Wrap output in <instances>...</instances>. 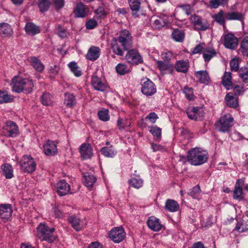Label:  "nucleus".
<instances>
[{
    "mask_svg": "<svg viewBox=\"0 0 248 248\" xmlns=\"http://www.w3.org/2000/svg\"><path fill=\"white\" fill-rule=\"evenodd\" d=\"M13 90L16 93L25 91L27 93H31L34 88V84L31 79L15 76L12 80Z\"/></svg>",
    "mask_w": 248,
    "mask_h": 248,
    "instance_id": "f257e3e1",
    "label": "nucleus"
},
{
    "mask_svg": "<svg viewBox=\"0 0 248 248\" xmlns=\"http://www.w3.org/2000/svg\"><path fill=\"white\" fill-rule=\"evenodd\" d=\"M37 230V236L41 241L51 243L56 239V236L54 234L55 231L54 228H49L45 224L41 223Z\"/></svg>",
    "mask_w": 248,
    "mask_h": 248,
    "instance_id": "f03ea898",
    "label": "nucleus"
},
{
    "mask_svg": "<svg viewBox=\"0 0 248 248\" xmlns=\"http://www.w3.org/2000/svg\"><path fill=\"white\" fill-rule=\"evenodd\" d=\"M208 158L207 155L205 152L196 148L190 150L187 155V160L193 165H200L205 163Z\"/></svg>",
    "mask_w": 248,
    "mask_h": 248,
    "instance_id": "7ed1b4c3",
    "label": "nucleus"
},
{
    "mask_svg": "<svg viewBox=\"0 0 248 248\" xmlns=\"http://www.w3.org/2000/svg\"><path fill=\"white\" fill-rule=\"evenodd\" d=\"M233 118L230 114L221 117L215 124L216 128L221 132H227L233 125Z\"/></svg>",
    "mask_w": 248,
    "mask_h": 248,
    "instance_id": "20e7f679",
    "label": "nucleus"
},
{
    "mask_svg": "<svg viewBox=\"0 0 248 248\" xmlns=\"http://www.w3.org/2000/svg\"><path fill=\"white\" fill-rule=\"evenodd\" d=\"M140 84L141 93L146 96H150L156 93V87L155 84L149 78H143Z\"/></svg>",
    "mask_w": 248,
    "mask_h": 248,
    "instance_id": "39448f33",
    "label": "nucleus"
},
{
    "mask_svg": "<svg viewBox=\"0 0 248 248\" xmlns=\"http://www.w3.org/2000/svg\"><path fill=\"white\" fill-rule=\"evenodd\" d=\"M221 41L225 47L230 49H235L238 44V38L231 32L224 34Z\"/></svg>",
    "mask_w": 248,
    "mask_h": 248,
    "instance_id": "423d86ee",
    "label": "nucleus"
},
{
    "mask_svg": "<svg viewBox=\"0 0 248 248\" xmlns=\"http://www.w3.org/2000/svg\"><path fill=\"white\" fill-rule=\"evenodd\" d=\"M22 170L28 173H32L36 168V164L33 158L29 155H24L20 162Z\"/></svg>",
    "mask_w": 248,
    "mask_h": 248,
    "instance_id": "0eeeda50",
    "label": "nucleus"
},
{
    "mask_svg": "<svg viewBox=\"0 0 248 248\" xmlns=\"http://www.w3.org/2000/svg\"><path fill=\"white\" fill-rule=\"evenodd\" d=\"M126 236L125 232L122 227H114L109 233V238L114 242L119 243L123 241Z\"/></svg>",
    "mask_w": 248,
    "mask_h": 248,
    "instance_id": "6e6552de",
    "label": "nucleus"
},
{
    "mask_svg": "<svg viewBox=\"0 0 248 248\" xmlns=\"http://www.w3.org/2000/svg\"><path fill=\"white\" fill-rule=\"evenodd\" d=\"M117 42L121 44L125 50L131 48L132 45V39L129 31L127 30L122 31L120 33Z\"/></svg>",
    "mask_w": 248,
    "mask_h": 248,
    "instance_id": "1a4fd4ad",
    "label": "nucleus"
},
{
    "mask_svg": "<svg viewBox=\"0 0 248 248\" xmlns=\"http://www.w3.org/2000/svg\"><path fill=\"white\" fill-rule=\"evenodd\" d=\"M190 18L196 30L205 31L209 29V23L206 20L202 19L200 16L193 15L190 16Z\"/></svg>",
    "mask_w": 248,
    "mask_h": 248,
    "instance_id": "9d476101",
    "label": "nucleus"
},
{
    "mask_svg": "<svg viewBox=\"0 0 248 248\" xmlns=\"http://www.w3.org/2000/svg\"><path fill=\"white\" fill-rule=\"evenodd\" d=\"M127 62L132 64H138L142 62V60L138 52L135 50H129L125 56Z\"/></svg>",
    "mask_w": 248,
    "mask_h": 248,
    "instance_id": "9b49d317",
    "label": "nucleus"
},
{
    "mask_svg": "<svg viewBox=\"0 0 248 248\" xmlns=\"http://www.w3.org/2000/svg\"><path fill=\"white\" fill-rule=\"evenodd\" d=\"M57 142L50 140L46 141L44 144V151L45 154L49 156L54 155L57 154Z\"/></svg>",
    "mask_w": 248,
    "mask_h": 248,
    "instance_id": "f8f14e48",
    "label": "nucleus"
},
{
    "mask_svg": "<svg viewBox=\"0 0 248 248\" xmlns=\"http://www.w3.org/2000/svg\"><path fill=\"white\" fill-rule=\"evenodd\" d=\"M81 157L83 159L90 158L93 155V149L90 144L83 143L79 148Z\"/></svg>",
    "mask_w": 248,
    "mask_h": 248,
    "instance_id": "ddd939ff",
    "label": "nucleus"
},
{
    "mask_svg": "<svg viewBox=\"0 0 248 248\" xmlns=\"http://www.w3.org/2000/svg\"><path fill=\"white\" fill-rule=\"evenodd\" d=\"M12 209L10 204L0 205V217L4 221L7 220L12 216Z\"/></svg>",
    "mask_w": 248,
    "mask_h": 248,
    "instance_id": "4468645a",
    "label": "nucleus"
},
{
    "mask_svg": "<svg viewBox=\"0 0 248 248\" xmlns=\"http://www.w3.org/2000/svg\"><path fill=\"white\" fill-rule=\"evenodd\" d=\"M55 188L58 194L61 196L66 195L70 191V186L65 181L62 180L57 183Z\"/></svg>",
    "mask_w": 248,
    "mask_h": 248,
    "instance_id": "2eb2a0df",
    "label": "nucleus"
},
{
    "mask_svg": "<svg viewBox=\"0 0 248 248\" xmlns=\"http://www.w3.org/2000/svg\"><path fill=\"white\" fill-rule=\"evenodd\" d=\"M89 12L88 8L82 3H78L75 8L74 13L77 17H84Z\"/></svg>",
    "mask_w": 248,
    "mask_h": 248,
    "instance_id": "dca6fc26",
    "label": "nucleus"
},
{
    "mask_svg": "<svg viewBox=\"0 0 248 248\" xmlns=\"http://www.w3.org/2000/svg\"><path fill=\"white\" fill-rule=\"evenodd\" d=\"M91 84L93 88L97 91L103 92L106 89V84L96 75L92 76Z\"/></svg>",
    "mask_w": 248,
    "mask_h": 248,
    "instance_id": "f3484780",
    "label": "nucleus"
},
{
    "mask_svg": "<svg viewBox=\"0 0 248 248\" xmlns=\"http://www.w3.org/2000/svg\"><path fill=\"white\" fill-rule=\"evenodd\" d=\"M100 49L97 46H92L88 50L86 58L90 61H95L100 55Z\"/></svg>",
    "mask_w": 248,
    "mask_h": 248,
    "instance_id": "a211bd4d",
    "label": "nucleus"
},
{
    "mask_svg": "<svg viewBox=\"0 0 248 248\" xmlns=\"http://www.w3.org/2000/svg\"><path fill=\"white\" fill-rule=\"evenodd\" d=\"M147 224L152 230L155 232L160 231L162 228L159 219L154 217H151L149 218Z\"/></svg>",
    "mask_w": 248,
    "mask_h": 248,
    "instance_id": "6ab92c4d",
    "label": "nucleus"
},
{
    "mask_svg": "<svg viewBox=\"0 0 248 248\" xmlns=\"http://www.w3.org/2000/svg\"><path fill=\"white\" fill-rule=\"evenodd\" d=\"M225 100L226 105L232 108H236L238 106V98L235 97L233 93H229L225 96Z\"/></svg>",
    "mask_w": 248,
    "mask_h": 248,
    "instance_id": "aec40b11",
    "label": "nucleus"
},
{
    "mask_svg": "<svg viewBox=\"0 0 248 248\" xmlns=\"http://www.w3.org/2000/svg\"><path fill=\"white\" fill-rule=\"evenodd\" d=\"M13 31L11 26L5 23L0 24V36L2 37H8L12 36Z\"/></svg>",
    "mask_w": 248,
    "mask_h": 248,
    "instance_id": "412c9836",
    "label": "nucleus"
},
{
    "mask_svg": "<svg viewBox=\"0 0 248 248\" xmlns=\"http://www.w3.org/2000/svg\"><path fill=\"white\" fill-rule=\"evenodd\" d=\"M68 220L71 224L72 226L77 231L82 230L84 227V224L79 218L74 216H71L68 218Z\"/></svg>",
    "mask_w": 248,
    "mask_h": 248,
    "instance_id": "4be33fe9",
    "label": "nucleus"
},
{
    "mask_svg": "<svg viewBox=\"0 0 248 248\" xmlns=\"http://www.w3.org/2000/svg\"><path fill=\"white\" fill-rule=\"evenodd\" d=\"M244 184V181L242 179L237 180L233 191V197L234 199H238L241 198L242 194V186Z\"/></svg>",
    "mask_w": 248,
    "mask_h": 248,
    "instance_id": "5701e85b",
    "label": "nucleus"
},
{
    "mask_svg": "<svg viewBox=\"0 0 248 248\" xmlns=\"http://www.w3.org/2000/svg\"><path fill=\"white\" fill-rule=\"evenodd\" d=\"M4 129L8 132L9 136L10 137H13L14 135L16 134L18 132L17 126L15 122L12 121L7 122L4 127Z\"/></svg>",
    "mask_w": 248,
    "mask_h": 248,
    "instance_id": "b1692460",
    "label": "nucleus"
},
{
    "mask_svg": "<svg viewBox=\"0 0 248 248\" xmlns=\"http://www.w3.org/2000/svg\"><path fill=\"white\" fill-rule=\"evenodd\" d=\"M142 0H129V6L132 10L133 15L136 17L138 16V13L140 8Z\"/></svg>",
    "mask_w": 248,
    "mask_h": 248,
    "instance_id": "393cba45",
    "label": "nucleus"
},
{
    "mask_svg": "<svg viewBox=\"0 0 248 248\" xmlns=\"http://www.w3.org/2000/svg\"><path fill=\"white\" fill-rule=\"evenodd\" d=\"M195 75L199 81L204 84H207L210 80V78L206 70L195 72Z\"/></svg>",
    "mask_w": 248,
    "mask_h": 248,
    "instance_id": "a878e982",
    "label": "nucleus"
},
{
    "mask_svg": "<svg viewBox=\"0 0 248 248\" xmlns=\"http://www.w3.org/2000/svg\"><path fill=\"white\" fill-rule=\"evenodd\" d=\"M158 68L161 71H168L169 73L172 74L174 71L173 64L169 63V62L158 61L157 62Z\"/></svg>",
    "mask_w": 248,
    "mask_h": 248,
    "instance_id": "bb28decb",
    "label": "nucleus"
},
{
    "mask_svg": "<svg viewBox=\"0 0 248 248\" xmlns=\"http://www.w3.org/2000/svg\"><path fill=\"white\" fill-rule=\"evenodd\" d=\"M188 62L183 60L178 61L177 62L175 68L178 72L186 73L188 69Z\"/></svg>",
    "mask_w": 248,
    "mask_h": 248,
    "instance_id": "cd10ccee",
    "label": "nucleus"
},
{
    "mask_svg": "<svg viewBox=\"0 0 248 248\" xmlns=\"http://www.w3.org/2000/svg\"><path fill=\"white\" fill-rule=\"evenodd\" d=\"M76 103V97L72 93H66L64 94V103L67 107L72 108Z\"/></svg>",
    "mask_w": 248,
    "mask_h": 248,
    "instance_id": "c85d7f7f",
    "label": "nucleus"
},
{
    "mask_svg": "<svg viewBox=\"0 0 248 248\" xmlns=\"http://www.w3.org/2000/svg\"><path fill=\"white\" fill-rule=\"evenodd\" d=\"M26 32L31 35H34L40 32L39 27L32 23H28L25 27Z\"/></svg>",
    "mask_w": 248,
    "mask_h": 248,
    "instance_id": "c756f323",
    "label": "nucleus"
},
{
    "mask_svg": "<svg viewBox=\"0 0 248 248\" xmlns=\"http://www.w3.org/2000/svg\"><path fill=\"white\" fill-rule=\"evenodd\" d=\"M3 174L7 179H11L13 177L12 167L8 164H3L1 166Z\"/></svg>",
    "mask_w": 248,
    "mask_h": 248,
    "instance_id": "7c9ffc66",
    "label": "nucleus"
},
{
    "mask_svg": "<svg viewBox=\"0 0 248 248\" xmlns=\"http://www.w3.org/2000/svg\"><path fill=\"white\" fill-rule=\"evenodd\" d=\"M187 114L188 118L191 120H197L200 117L198 107H191L187 109Z\"/></svg>",
    "mask_w": 248,
    "mask_h": 248,
    "instance_id": "2f4dec72",
    "label": "nucleus"
},
{
    "mask_svg": "<svg viewBox=\"0 0 248 248\" xmlns=\"http://www.w3.org/2000/svg\"><path fill=\"white\" fill-rule=\"evenodd\" d=\"M172 37L176 42H182L185 38L184 31L179 29H175L172 32Z\"/></svg>",
    "mask_w": 248,
    "mask_h": 248,
    "instance_id": "473e14b6",
    "label": "nucleus"
},
{
    "mask_svg": "<svg viewBox=\"0 0 248 248\" xmlns=\"http://www.w3.org/2000/svg\"><path fill=\"white\" fill-rule=\"evenodd\" d=\"M165 208L169 211L176 212L178 210L179 205L176 201L169 199L166 201Z\"/></svg>",
    "mask_w": 248,
    "mask_h": 248,
    "instance_id": "72a5a7b5",
    "label": "nucleus"
},
{
    "mask_svg": "<svg viewBox=\"0 0 248 248\" xmlns=\"http://www.w3.org/2000/svg\"><path fill=\"white\" fill-rule=\"evenodd\" d=\"M222 83L227 90H229L232 86V76L230 72H225L224 73Z\"/></svg>",
    "mask_w": 248,
    "mask_h": 248,
    "instance_id": "f704fd0d",
    "label": "nucleus"
},
{
    "mask_svg": "<svg viewBox=\"0 0 248 248\" xmlns=\"http://www.w3.org/2000/svg\"><path fill=\"white\" fill-rule=\"evenodd\" d=\"M96 180V178L93 175L85 174L84 175V183L87 187H92Z\"/></svg>",
    "mask_w": 248,
    "mask_h": 248,
    "instance_id": "c9c22d12",
    "label": "nucleus"
},
{
    "mask_svg": "<svg viewBox=\"0 0 248 248\" xmlns=\"http://www.w3.org/2000/svg\"><path fill=\"white\" fill-rule=\"evenodd\" d=\"M31 65L38 72H42L44 69V66L41 61L36 58H31Z\"/></svg>",
    "mask_w": 248,
    "mask_h": 248,
    "instance_id": "e433bc0d",
    "label": "nucleus"
},
{
    "mask_svg": "<svg viewBox=\"0 0 248 248\" xmlns=\"http://www.w3.org/2000/svg\"><path fill=\"white\" fill-rule=\"evenodd\" d=\"M51 3L50 0H40L38 2V6L41 12H44L48 10Z\"/></svg>",
    "mask_w": 248,
    "mask_h": 248,
    "instance_id": "4c0bfd02",
    "label": "nucleus"
},
{
    "mask_svg": "<svg viewBox=\"0 0 248 248\" xmlns=\"http://www.w3.org/2000/svg\"><path fill=\"white\" fill-rule=\"evenodd\" d=\"M225 18L229 20H241L243 18L242 15L237 12H231L226 13L225 15Z\"/></svg>",
    "mask_w": 248,
    "mask_h": 248,
    "instance_id": "58836bf2",
    "label": "nucleus"
},
{
    "mask_svg": "<svg viewBox=\"0 0 248 248\" xmlns=\"http://www.w3.org/2000/svg\"><path fill=\"white\" fill-rule=\"evenodd\" d=\"M41 101L42 104L45 106L51 105L53 103L52 96L48 93H44L43 94Z\"/></svg>",
    "mask_w": 248,
    "mask_h": 248,
    "instance_id": "ea45409f",
    "label": "nucleus"
},
{
    "mask_svg": "<svg viewBox=\"0 0 248 248\" xmlns=\"http://www.w3.org/2000/svg\"><path fill=\"white\" fill-rule=\"evenodd\" d=\"M216 55V52L214 49H206L204 50L203 57L205 62H208Z\"/></svg>",
    "mask_w": 248,
    "mask_h": 248,
    "instance_id": "a19ab883",
    "label": "nucleus"
},
{
    "mask_svg": "<svg viewBox=\"0 0 248 248\" xmlns=\"http://www.w3.org/2000/svg\"><path fill=\"white\" fill-rule=\"evenodd\" d=\"M12 96L6 92L0 91V103H6L12 101Z\"/></svg>",
    "mask_w": 248,
    "mask_h": 248,
    "instance_id": "79ce46f5",
    "label": "nucleus"
},
{
    "mask_svg": "<svg viewBox=\"0 0 248 248\" xmlns=\"http://www.w3.org/2000/svg\"><path fill=\"white\" fill-rule=\"evenodd\" d=\"M224 16V12L222 10H220L217 14L214 16V18L216 22L222 25L224 28H225V18Z\"/></svg>",
    "mask_w": 248,
    "mask_h": 248,
    "instance_id": "37998d69",
    "label": "nucleus"
},
{
    "mask_svg": "<svg viewBox=\"0 0 248 248\" xmlns=\"http://www.w3.org/2000/svg\"><path fill=\"white\" fill-rule=\"evenodd\" d=\"M240 50L243 55L248 57V39L245 38L241 43Z\"/></svg>",
    "mask_w": 248,
    "mask_h": 248,
    "instance_id": "c03bdc74",
    "label": "nucleus"
},
{
    "mask_svg": "<svg viewBox=\"0 0 248 248\" xmlns=\"http://www.w3.org/2000/svg\"><path fill=\"white\" fill-rule=\"evenodd\" d=\"M150 132L155 137L160 139L161 136V129L156 126H152L149 127Z\"/></svg>",
    "mask_w": 248,
    "mask_h": 248,
    "instance_id": "a18cd8bd",
    "label": "nucleus"
},
{
    "mask_svg": "<svg viewBox=\"0 0 248 248\" xmlns=\"http://www.w3.org/2000/svg\"><path fill=\"white\" fill-rule=\"evenodd\" d=\"M68 66L71 70L76 77H79L81 76V72L79 70V68L78 67L77 63L75 62H71L69 64Z\"/></svg>",
    "mask_w": 248,
    "mask_h": 248,
    "instance_id": "49530a36",
    "label": "nucleus"
},
{
    "mask_svg": "<svg viewBox=\"0 0 248 248\" xmlns=\"http://www.w3.org/2000/svg\"><path fill=\"white\" fill-rule=\"evenodd\" d=\"M228 2V0H211L210 5L214 9H217L220 5H224Z\"/></svg>",
    "mask_w": 248,
    "mask_h": 248,
    "instance_id": "de8ad7c7",
    "label": "nucleus"
},
{
    "mask_svg": "<svg viewBox=\"0 0 248 248\" xmlns=\"http://www.w3.org/2000/svg\"><path fill=\"white\" fill-rule=\"evenodd\" d=\"M239 77L245 83H248V68H241L239 71Z\"/></svg>",
    "mask_w": 248,
    "mask_h": 248,
    "instance_id": "09e8293b",
    "label": "nucleus"
},
{
    "mask_svg": "<svg viewBox=\"0 0 248 248\" xmlns=\"http://www.w3.org/2000/svg\"><path fill=\"white\" fill-rule=\"evenodd\" d=\"M117 41H115L111 45L113 52L119 56L123 55V51L118 45Z\"/></svg>",
    "mask_w": 248,
    "mask_h": 248,
    "instance_id": "8fccbe9b",
    "label": "nucleus"
},
{
    "mask_svg": "<svg viewBox=\"0 0 248 248\" xmlns=\"http://www.w3.org/2000/svg\"><path fill=\"white\" fill-rule=\"evenodd\" d=\"M116 70L120 75H124L129 72L127 67L124 64L119 63L116 67Z\"/></svg>",
    "mask_w": 248,
    "mask_h": 248,
    "instance_id": "3c124183",
    "label": "nucleus"
},
{
    "mask_svg": "<svg viewBox=\"0 0 248 248\" xmlns=\"http://www.w3.org/2000/svg\"><path fill=\"white\" fill-rule=\"evenodd\" d=\"M98 116L99 119L103 121H107L109 119V116L108 109L102 110L98 111Z\"/></svg>",
    "mask_w": 248,
    "mask_h": 248,
    "instance_id": "603ef678",
    "label": "nucleus"
},
{
    "mask_svg": "<svg viewBox=\"0 0 248 248\" xmlns=\"http://www.w3.org/2000/svg\"><path fill=\"white\" fill-rule=\"evenodd\" d=\"M129 184L131 186L136 188H139L143 184V181L141 179L132 178L129 181Z\"/></svg>",
    "mask_w": 248,
    "mask_h": 248,
    "instance_id": "864d4df0",
    "label": "nucleus"
},
{
    "mask_svg": "<svg viewBox=\"0 0 248 248\" xmlns=\"http://www.w3.org/2000/svg\"><path fill=\"white\" fill-rule=\"evenodd\" d=\"M101 153L106 156L112 157L114 155V153L109 147H103L101 150Z\"/></svg>",
    "mask_w": 248,
    "mask_h": 248,
    "instance_id": "5fc2aeb1",
    "label": "nucleus"
},
{
    "mask_svg": "<svg viewBox=\"0 0 248 248\" xmlns=\"http://www.w3.org/2000/svg\"><path fill=\"white\" fill-rule=\"evenodd\" d=\"M183 92L188 100H192L194 98L193 92L192 88L185 87L184 88Z\"/></svg>",
    "mask_w": 248,
    "mask_h": 248,
    "instance_id": "6e6d98bb",
    "label": "nucleus"
},
{
    "mask_svg": "<svg viewBox=\"0 0 248 248\" xmlns=\"http://www.w3.org/2000/svg\"><path fill=\"white\" fill-rule=\"evenodd\" d=\"M230 66L232 71H237L239 69L238 60L236 58L232 59L230 62Z\"/></svg>",
    "mask_w": 248,
    "mask_h": 248,
    "instance_id": "4d7b16f0",
    "label": "nucleus"
},
{
    "mask_svg": "<svg viewBox=\"0 0 248 248\" xmlns=\"http://www.w3.org/2000/svg\"><path fill=\"white\" fill-rule=\"evenodd\" d=\"M244 89L243 87H240L238 85H236L233 88V92L235 94V97L242 95L244 92Z\"/></svg>",
    "mask_w": 248,
    "mask_h": 248,
    "instance_id": "13d9d810",
    "label": "nucleus"
},
{
    "mask_svg": "<svg viewBox=\"0 0 248 248\" xmlns=\"http://www.w3.org/2000/svg\"><path fill=\"white\" fill-rule=\"evenodd\" d=\"M158 116L155 112L149 113L145 118L146 119H148L152 123L155 124L156 120L158 119Z\"/></svg>",
    "mask_w": 248,
    "mask_h": 248,
    "instance_id": "bf43d9fd",
    "label": "nucleus"
},
{
    "mask_svg": "<svg viewBox=\"0 0 248 248\" xmlns=\"http://www.w3.org/2000/svg\"><path fill=\"white\" fill-rule=\"evenodd\" d=\"M97 25V22L94 19L89 20L86 24V28L88 29H92L95 27Z\"/></svg>",
    "mask_w": 248,
    "mask_h": 248,
    "instance_id": "052dcab7",
    "label": "nucleus"
},
{
    "mask_svg": "<svg viewBox=\"0 0 248 248\" xmlns=\"http://www.w3.org/2000/svg\"><path fill=\"white\" fill-rule=\"evenodd\" d=\"M162 56L164 62H169L172 57V54L171 52H167L163 53Z\"/></svg>",
    "mask_w": 248,
    "mask_h": 248,
    "instance_id": "680f3d73",
    "label": "nucleus"
},
{
    "mask_svg": "<svg viewBox=\"0 0 248 248\" xmlns=\"http://www.w3.org/2000/svg\"><path fill=\"white\" fill-rule=\"evenodd\" d=\"M58 35L62 38H64L67 36V32L65 29H62L61 27L59 26L57 30Z\"/></svg>",
    "mask_w": 248,
    "mask_h": 248,
    "instance_id": "e2e57ef3",
    "label": "nucleus"
},
{
    "mask_svg": "<svg viewBox=\"0 0 248 248\" xmlns=\"http://www.w3.org/2000/svg\"><path fill=\"white\" fill-rule=\"evenodd\" d=\"M200 192L201 189L200 186H197L193 188L190 194L191 196L195 197L197 194L200 193Z\"/></svg>",
    "mask_w": 248,
    "mask_h": 248,
    "instance_id": "0e129e2a",
    "label": "nucleus"
},
{
    "mask_svg": "<svg viewBox=\"0 0 248 248\" xmlns=\"http://www.w3.org/2000/svg\"><path fill=\"white\" fill-rule=\"evenodd\" d=\"M203 49V46L202 44H199L197 45L192 51V54H196L200 53Z\"/></svg>",
    "mask_w": 248,
    "mask_h": 248,
    "instance_id": "69168bd1",
    "label": "nucleus"
},
{
    "mask_svg": "<svg viewBox=\"0 0 248 248\" xmlns=\"http://www.w3.org/2000/svg\"><path fill=\"white\" fill-rule=\"evenodd\" d=\"M54 3L56 7L58 9H60L64 5L63 0H54Z\"/></svg>",
    "mask_w": 248,
    "mask_h": 248,
    "instance_id": "338daca9",
    "label": "nucleus"
},
{
    "mask_svg": "<svg viewBox=\"0 0 248 248\" xmlns=\"http://www.w3.org/2000/svg\"><path fill=\"white\" fill-rule=\"evenodd\" d=\"M59 70V67L56 65H54L53 66L51 67V68L49 69L50 73L54 75V76L57 75L58 72Z\"/></svg>",
    "mask_w": 248,
    "mask_h": 248,
    "instance_id": "774afa93",
    "label": "nucleus"
}]
</instances>
